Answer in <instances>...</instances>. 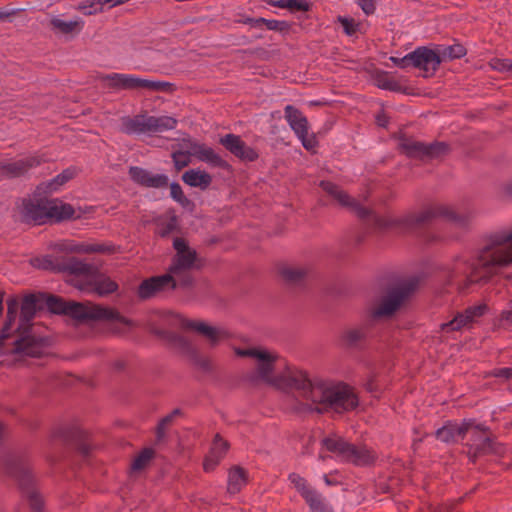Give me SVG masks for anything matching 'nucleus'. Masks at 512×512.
<instances>
[{"label":"nucleus","mask_w":512,"mask_h":512,"mask_svg":"<svg viewBox=\"0 0 512 512\" xmlns=\"http://www.w3.org/2000/svg\"><path fill=\"white\" fill-rule=\"evenodd\" d=\"M239 357L252 359V370L246 379L252 386H269L280 391H297L298 411L343 413L357 407L354 391L343 383L322 378H311L309 374L289 364L274 350L257 346L247 349L233 348Z\"/></svg>","instance_id":"nucleus-1"},{"label":"nucleus","mask_w":512,"mask_h":512,"mask_svg":"<svg viewBox=\"0 0 512 512\" xmlns=\"http://www.w3.org/2000/svg\"><path fill=\"white\" fill-rule=\"evenodd\" d=\"M454 261L448 268L453 276L466 274L470 283L488 281L501 269L512 266V229L487 235L471 261L460 256Z\"/></svg>","instance_id":"nucleus-2"},{"label":"nucleus","mask_w":512,"mask_h":512,"mask_svg":"<svg viewBox=\"0 0 512 512\" xmlns=\"http://www.w3.org/2000/svg\"><path fill=\"white\" fill-rule=\"evenodd\" d=\"M417 287L418 280L416 278L405 279L388 287L371 300L368 305V315L372 319L391 317Z\"/></svg>","instance_id":"nucleus-3"},{"label":"nucleus","mask_w":512,"mask_h":512,"mask_svg":"<svg viewBox=\"0 0 512 512\" xmlns=\"http://www.w3.org/2000/svg\"><path fill=\"white\" fill-rule=\"evenodd\" d=\"M322 445L326 450L336 454L341 459L356 465H369L376 459V454L373 450L365 446L355 447L335 434L323 438Z\"/></svg>","instance_id":"nucleus-4"},{"label":"nucleus","mask_w":512,"mask_h":512,"mask_svg":"<svg viewBox=\"0 0 512 512\" xmlns=\"http://www.w3.org/2000/svg\"><path fill=\"white\" fill-rule=\"evenodd\" d=\"M102 83L111 89L132 90L147 89L149 91H172V84L163 81H151L130 74L112 73L101 77Z\"/></svg>","instance_id":"nucleus-5"},{"label":"nucleus","mask_w":512,"mask_h":512,"mask_svg":"<svg viewBox=\"0 0 512 512\" xmlns=\"http://www.w3.org/2000/svg\"><path fill=\"white\" fill-rule=\"evenodd\" d=\"M173 246L176 250V255L168 274L177 280L178 285H187L191 281L187 272L195 265L197 259L196 251L190 248L182 238H175Z\"/></svg>","instance_id":"nucleus-6"},{"label":"nucleus","mask_w":512,"mask_h":512,"mask_svg":"<svg viewBox=\"0 0 512 512\" xmlns=\"http://www.w3.org/2000/svg\"><path fill=\"white\" fill-rule=\"evenodd\" d=\"M75 273L83 275L87 279L86 284H79L77 287L80 290L87 292H96L100 296L108 295L118 289L116 282L109 277L97 275L96 270L89 264L83 262H76L72 266Z\"/></svg>","instance_id":"nucleus-7"},{"label":"nucleus","mask_w":512,"mask_h":512,"mask_svg":"<svg viewBox=\"0 0 512 512\" xmlns=\"http://www.w3.org/2000/svg\"><path fill=\"white\" fill-rule=\"evenodd\" d=\"M436 217H442L460 225L465 224L467 221V217L457 213L453 207L439 204L429 207L418 214L406 216L403 219V224L408 227H414Z\"/></svg>","instance_id":"nucleus-8"},{"label":"nucleus","mask_w":512,"mask_h":512,"mask_svg":"<svg viewBox=\"0 0 512 512\" xmlns=\"http://www.w3.org/2000/svg\"><path fill=\"white\" fill-rule=\"evenodd\" d=\"M285 119L290 128L294 131L305 149L313 151L317 146V139L314 134L309 133V123L300 110L292 105L284 109Z\"/></svg>","instance_id":"nucleus-9"},{"label":"nucleus","mask_w":512,"mask_h":512,"mask_svg":"<svg viewBox=\"0 0 512 512\" xmlns=\"http://www.w3.org/2000/svg\"><path fill=\"white\" fill-rule=\"evenodd\" d=\"M48 201V198L24 199L18 207L21 219L27 223H47Z\"/></svg>","instance_id":"nucleus-10"},{"label":"nucleus","mask_w":512,"mask_h":512,"mask_svg":"<svg viewBox=\"0 0 512 512\" xmlns=\"http://www.w3.org/2000/svg\"><path fill=\"white\" fill-rule=\"evenodd\" d=\"M400 149L410 157L428 156L430 158H439L448 153L449 148L445 143L424 144L422 142L403 139L399 143Z\"/></svg>","instance_id":"nucleus-11"},{"label":"nucleus","mask_w":512,"mask_h":512,"mask_svg":"<svg viewBox=\"0 0 512 512\" xmlns=\"http://www.w3.org/2000/svg\"><path fill=\"white\" fill-rule=\"evenodd\" d=\"M289 481L298 493L305 499L313 512H325V503L321 495L313 489L308 481L297 473L289 475Z\"/></svg>","instance_id":"nucleus-12"},{"label":"nucleus","mask_w":512,"mask_h":512,"mask_svg":"<svg viewBox=\"0 0 512 512\" xmlns=\"http://www.w3.org/2000/svg\"><path fill=\"white\" fill-rule=\"evenodd\" d=\"M411 66L423 71L424 77L432 76L441 63V57L435 51L421 47L411 52Z\"/></svg>","instance_id":"nucleus-13"},{"label":"nucleus","mask_w":512,"mask_h":512,"mask_svg":"<svg viewBox=\"0 0 512 512\" xmlns=\"http://www.w3.org/2000/svg\"><path fill=\"white\" fill-rule=\"evenodd\" d=\"M48 205L47 222L79 219L86 213V210L80 207L74 208L71 204L65 203L58 198L49 199Z\"/></svg>","instance_id":"nucleus-14"},{"label":"nucleus","mask_w":512,"mask_h":512,"mask_svg":"<svg viewBox=\"0 0 512 512\" xmlns=\"http://www.w3.org/2000/svg\"><path fill=\"white\" fill-rule=\"evenodd\" d=\"M85 22L81 17L64 19L60 15L52 16L49 20L50 30L57 36L74 38L84 29Z\"/></svg>","instance_id":"nucleus-15"},{"label":"nucleus","mask_w":512,"mask_h":512,"mask_svg":"<svg viewBox=\"0 0 512 512\" xmlns=\"http://www.w3.org/2000/svg\"><path fill=\"white\" fill-rule=\"evenodd\" d=\"M468 433L472 436L469 453L473 454V457L481 454L498 453L495 444L482 426L473 422V426Z\"/></svg>","instance_id":"nucleus-16"},{"label":"nucleus","mask_w":512,"mask_h":512,"mask_svg":"<svg viewBox=\"0 0 512 512\" xmlns=\"http://www.w3.org/2000/svg\"><path fill=\"white\" fill-rule=\"evenodd\" d=\"M176 286H178L177 280L173 279V276L169 274L156 276L141 283L138 295L142 299H148L158 292L174 289Z\"/></svg>","instance_id":"nucleus-17"},{"label":"nucleus","mask_w":512,"mask_h":512,"mask_svg":"<svg viewBox=\"0 0 512 512\" xmlns=\"http://www.w3.org/2000/svg\"><path fill=\"white\" fill-rule=\"evenodd\" d=\"M486 309L487 306L485 304L470 307L464 313L455 316L450 322L442 324V329L455 331L467 327L477 318L481 317L486 312Z\"/></svg>","instance_id":"nucleus-18"},{"label":"nucleus","mask_w":512,"mask_h":512,"mask_svg":"<svg viewBox=\"0 0 512 512\" xmlns=\"http://www.w3.org/2000/svg\"><path fill=\"white\" fill-rule=\"evenodd\" d=\"M102 320L110 321L112 331L121 335L129 334L139 326L133 319L124 317L116 309L110 307H106Z\"/></svg>","instance_id":"nucleus-19"},{"label":"nucleus","mask_w":512,"mask_h":512,"mask_svg":"<svg viewBox=\"0 0 512 512\" xmlns=\"http://www.w3.org/2000/svg\"><path fill=\"white\" fill-rule=\"evenodd\" d=\"M131 179L142 186L151 188H161L168 184L167 176L163 174H153L139 167H131L129 169Z\"/></svg>","instance_id":"nucleus-20"},{"label":"nucleus","mask_w":512,"mask_h":512,"mask_svg":"<svg viewBox=\"0 0 512 512\" xmlns=\"http://www.w3.org/2000/svg\"><path fill=\"white\" fill-rule=\"evenodd\" d=\"M106 307L92 303L69 302L68 313L79 319L102 320Z\"/></svg>","instance_id":"nucleus-21"},{"label":"nucleus","mask_w":512,"mask_h":512,"mask_svg":"<svg viewBox=\"0 0 512 512\" xmlns=\"http://www.w3.org/2000/svg\"><path fill=\"white\" fill-rule=\"evenodd\" d=\"M473 421L467 420L462 423H449L436 431V438L445 443L456 442L463 438L472 428Z\"/></svg>","instance_id":"nucleus-22"},{"label":"nucleus","mask_w":512,"mask_h":512,"mask_svg":"<svg viewBox=\"0 0 512 512\" xmlns=\"http://www.w3.org/2000/svg\"><path fill=\"white\" fill-rule=\"evenodd\" d=\"M44 350L45 343L43 340L31 335H25L15 342V347L12 350V353L21 356L38 357L42 355Z\"/></svg>","instance_id":"nucleus-23"},{"label":"nucleus","mask_w":512,"mask_h":512,"mask_svg":"<svg viewBox=\"0 0 512 512\" xmlns=\"http://www.w3.org/2000/svg\"><path fill=\"white\" fill-rule=\"evenodd\" d=\"M189 144V153L197 160L207 163L211 166L221 165V157L214 150L204 144H200L192 139H187Z\"/></svg>","instance_id":"nucleus-24"},{"label":"nucleus","mask_w":512,"mask_h":512,"mask_svg":"<svg viewBox=\"0 0 512 512\" xmlns=\"http://www.w3.org/2000/svg\"><path fill=\"white\" fill-rule=\"evenodd\" d=\"M226 149L230 150L235 156L242 160L253 161L257 158V153L237 136L226 135Z\"/></svg>","instance_id":"nucleus-25"},{"label":"nucleus","mask_w":512,"mask_h":512,"mask_svg":"<svg viewBox=\"0 0 512 512\" xmlns=\"http://www.w3.org/2000/svg\"><path fill=\"white\" fill-rule=\"evenodd\" d=\"M41 162L42 159L38 156H28L6 164L4 172L11 177H17L38 166Z\"/></svg>","instance_id":"nucleus-26"},{"label":"nucleus","mask_w":512,"mask_h":512,"mask_svg":"<svg viewBox=\"0 0 512 512\" xmlns=\"http://www.w3.org/2000/svg\"><path fill=\"white\" fill-rule=\"evenodd\" d=\"M121 129L128 134L149 133L148 115L141 114L134 117H124L121 120Z\"/></svg>","instance_id":"nucleus-27"},{"label":"nucleus","mask_w":512,"mask_h":512,"mask_svg":"<svg viewBox=\"0 0 512 512\" xmlns=\"http://www.w3.org/2000/svg\"><path fill=\"white\" fill-rule=\"evenodd\" d=\"M75 173L71 169L64 170L52 180L42 183L37 187V194H50L58 191L63 185L74 177Z\"/></svg>","instance_id":"nucleus-28"},{"label":"nucleus","mask_w":512,"mask_h":512,"mask_svg":"<svg viewBox=\"0 0 512 512\" xmlns=\"http://www.w3.org/2000/svg\"><path fill=\"white\" fill-rule=\"evenodd\" d=\"M247 484V472L240 466H233L228 471L226 492L238 493Z\"/></svg>","instance_id":"nucleus-29"},{"label":"nucleus","mask_w":512,"mask_h":512,"mask_svg":"<svg viewBox=\"0 0 512 512\" xmlns=\"http://www.w3.org/2000/svg\"><path fill=\"white\" fill-rule=\"evenodd\" d=\"M182 181L191 187H197L204 190L210 186L212 177L205 171L190 169L183 173Z\"/></svg>","instance_id":"nucleus-30"},{"label":"nucleus","mask_w":512,"mask_h":512,"mask_svg":"<svg viewBox=\"0 0 512 512\" xmlns=\"http://www.w3.org/2000/svg\"><path fill=\"white\" fill-rule=\"evenodd\" d=\"M320 186L324 191H326L335 200H337L339 204H341L342 206L351 209H357V202L335 184L328 181H322L320 183Z\"/></svg>","instance_id":"nucleus-31"},{"label":"nucleus","mask_w":512,"mask_h":512,"mask_svg":"<svg viewBox=\"0 0 512 512\" xmlns=\"http://www.w3.org/2000/svg\"><path fill=\"white\" fill-rule=\"evenodd\" d=\"M182 324L185 328L196 331L209 339L211 342H215L219 338V331L213 326L200 320L184 319Z\"/></svg>","instance_id":"nucleus-32"},{"label":"nucleus","mask_w":512,"mask_h":512,"mask_svg":"<svg viewBox=\"0 0 512 512\" xmlns=\"http://www.w3.org/2000/svg\"><path fill=\"white\" fill-rule=\"evenodd\" d=\"M177 120L171 116H150L148 115V130L149 133H159L167 130H172L176 127Z\"/></svg>","instance_id":"nucleus-33"},{"label":"nucleus","mask_w":512,"mask_h":512,"mask_svg":"<svg viewBox=\"0 0 512 512\" xmlns=\"http://www.w3.org/2000/svg\"><path fill=\"white\" fill-rule=\"evenodd\" d=\"M309 273V268L303 265H284L280 268L281 277L289 283L302 281Z\"/></svg>","instance_id":"nucleus-34"},{"label":"nucleus","mask_w":512,"mask_h":512,"mask_svg":"<svg viewBox=\"0 0 512 512\" xmlns=\"http://www.w3.org/2000/svg\"><path fill=\"white\" fill-rule=\"evenodd\" d=\"M17 312V302L15 300H11L7 303V319L5 325L0 334V353L4 354V341L10 337V330L15 321Z\"/></svg>","instance_id":"nucleus-35"},{"label":"nucleus","mask_w":512,"mask_h":512,"mask_svg":"<svg viewBox=\"0 0 512 512\" xmlns=\"http://www.w3.org/2000/svg\"><path fill=\"white\" fill-rule=\"evenodd\" d=\"M37 310V299L34 295L26 296L21 304V325L25 329L27 323L34 317Z\"/></svg>","instance_id":"nucleus-36"},{"label":"nucleus","mask_w":512,"mask_h":512,"mask_svg":"<svg viewBox=\"0 0 512 512\" xmlns=\"http://www.w3.org/2000/svg\"><path fill=\"white\" fill-rule=\"evenodd\" d=\"M192 154L189 153V144L187 139H183L180 144V149L174 151L172 154L173 162L176 169L179 171L191 163Z\"/></svg>","instance_id":"nucleus-37"},{"label":"nucleus","mask_w":512,"mask_h":512,"mask_svg":"<svg viewBox=\"0 0 512 512\" xmlns=\"http://www.w3.org/2000/svg\"><path fill=\"white\" fill-rule=\"evenodd\" d=\"M75 9L85 16L97 15L105 11L103 0H84Z\"/></svg>","instance_id":"nucleus-38"},{"label":"nucleus","mask_w":512,"mask_h":512,"mask_svg":"<svg viewBox=\"0 0 512 512\" xmlns=\"http://www.w3.org/2000/svg\"><path fill=\"white\" fill-rule=\"evenodd\" d=\"M268 3L271 6L291 11H308L310 7L309 3L305 0H270Z\"/></svg>","instance_id":"nucleus-39"},{"label":"nucleus","mask_w":512,"mask_h":512,"mask_svg":"<svg viewBox=\"0 0 512 512\" xmlns=\"http://www.w3.org/2000/svg\"><path fill=\"white\" fill-rule=\"evenodd\" d=\"M365 337V330L360 327L349 328L341 334L342 341L347 345H354Z\"/></svg>","instance_id":"nucleus-40"},{"label":"nucleus","mask_w":512,"mask_h":512,"mask_svg":"<svg viewBox=\"0 0 512 512\" xmlns=\"http://www.w3.org/2000/svg\"><path fill=\"white\" fill-rule=\"evenodd\" d=\"M154 456V451L150 448H146L141 451L134 459L132 463V469L134 471H139L144 469L149 462L152 460Z\"/></svg>","instance_id":"nucleus-41"},{"label":"nucleus","mask_w":512,"mask_h":512,"mask_svg":"<svg viewBox=\"0 0 512 512\" xmlns=\"http://www.w3.org/2000/svg\"><path fill=\"white\" fill-rule=\"evenodd\" d=\"M466 54V49L460 45V44H454V45H451V46H447L445 48H443L440 57H441V60H445V59H457V58H461L462 56H464Z\"/></svg>","instance_id":"nucleus-42"},{"label":"nucleus","mask_w":512,"mask_h":512,"mask_svg":"<svg viewBox=\"0 0 512 512\" xmlns=\"http://www.w3.org/2000/svg\"><path fill=\"white\" fill-rule=\"evenodd\" d=\"M72 250L78 253H109L112 251L110 247L103 244H80Z\"/></svg>","instance_id":"nucleus-43"},{"label":"nucleus","mask_w":512,"mask_h":512,"mask_svg":"<svg viewBox=\"0 0 512 512\" xmlns=\"http://www.w3.org/2000/svg\"><path fill=\"white\" fill-rule=\"evenodd\" d=\"M170 195L182 207L189 208L192 206L191 201L184 195V192L178 183H172L170 185Z\"/></svg>","instance_id":"nucleus-44"},{"label":"nucleus","mask_w":512,"mask_h":512,"mask_svg":"<svg viewBox=\"0 0 512 512\" xmlns=\"http://www.w3.org/2000/svg\"><path fill=\"white\" fill-rule=\"evenodd\" d=\"M47 306L54 313L67 314L69 302H65L61 298L51 296L47 299Z\"/></svg>","instance_id":"nucleus-45"},{"label":"nucleus","mask_w":512,"mask_h":512,"mask_svg":"<svg viewBox=\"0 0 512 512\" xmlns=\"http://www.w3.org/2000/svg\"><path fill=\"white\" fill-rule=\"evenodd\" d=\"M177 226V219L174 215L169 216L167 219H162L158 223V233L161 236H165L170 232L174 231Z\"/></svg>","instance_id":"nucleus-46"},{"label":"nucleus","mask_w":512,"mask_h":512,"mask_svg":"<svg viewBox=\"0 0 512 512\" xmlns=\"http://www.w3.org/2000/svg\"><path fill=\"white\" fill-rule=\"evenodd\" d=\"M499 326L505 329L512 328V301L509 304V307L502 311L499 317Z\"/></svg>","instance_id":"nucleus-47"},{"label":"nucleus","mask_w":512,"mask_h":512,"mask_svg":"<svg viewBox=\"0 0 512 512\" xmlns=\"http://www.w3.org/2000/svg\"><path fill=\"white\" fill-rule=\"evenodd\" d=\"M265 26L268 30L279 31V32H287L290 28V25L286 21L267 20V19H265Z\"/></svg>","instance_id":"nucleus-48"},{"label":"nucleus","mask_w":512,"mask_h":512,"mask_svg":"<svg viewBox=\"0 0 512 512\" xmlns=\"http://www.w3.org/2000/svg\"><path fill=\"white\" fill-rule=\"evenodd\" d=\"M339 21H340L342 27L344 28V31L348 35H352L356 32L358 24H356L353 19L340 18Z\"/></svg>","instance_id":"nucleus-49"},{"label":"nucleus","mask_w":512,"mask_h":512,"mask_svg":"<svg viewBox=\"0 0 512 512\" xmlns=\"http://www.w3.org/2000/svg\"><path fill=\"white\" fill-rule=\"evenodd\" d=\"M490 65L493 69L498 71H506L512 68V61L510 60H501L494 59L490 62Z\"/></svg>","instance_id":"nucleus-50"},{"label":"nucleus","mask_w":512,"mask_h":512,"mask_svg":"<svg viewBox=\"0 0 512 512\" xmlns=\"http://www.w3.org/2000/svg\"><path fill=\"white\" fill-rule=\"evenodd\" d=\"M390 60L398 67L407 68L411 66V53L407 54L402 58L391 57Z\"/></svg>","instance_id":"nucleus-51"},{"label":"nucleus","mask_w":512,"mask_h":512,"mask_svg":"<svg viewBox=\"0 0 512 512\" xmlns=\"http://www.w3.org/2000/svg\"><path fill=\"white\" fill-rule=\"evenodd\" d=\"M358 4L367 15L373 14L375 11L374 0H358Z\"/></svg>","instance_id":"nucleus-52"},{"label":"nucleus","mask_w":512,"mask_h":512,"mask_svg":"<svg viewBox=\"0 0 512 512\" xmlns=\"http://www.w3.org/2000/svg\"><path fill=\"white\" fill-rule=\"evenodd\" d=\"M495 377H502L505 379H512V368H499L492 372Z\"/></svg>","instance_id":"nucleus-53"},{"label":"nucleus","mask_w":512,"mask_h":512,"mask_svg":"<svg viewBox=\"0 0 512 512\" xmlns=\"http://www.w3.org/2000/svg\"><path fill=\"white\" fill-rule=\"evenodd\" d=\"M218 461H219L218 459L217 460L214 459L213 454H210L204 460V463H203L204 469L206 471L213 470L214 467L216 466V464L218 463Z\"/></svg>","instance_id":"nucleus-54"},{"label":"nucleus","mask_w":512,"mask_h":512,"mask_svg":"<svg viewBox=\"0 0 512 512\" xmlns=\"http://www.w3.org/2000/svg\"><path fill=\"white\" fill-rule=\"evenodd\" d=\"M502 193L505 196L512 198V179L502 186Z\"/></svg>","instance_id":"nucleus-55"},{"label":"nucleus","mask_w":512,"mask_h":512,"mask_svg":"<svg viewBox=\"0 0 512 512\" xmlns=\"http://www.w3.org/2000/svg\"><path fill=\"white\" fill-rule=\"evenodd\" d=\"M30 502H31V505L35 508H39L41 503H42V500L40 498V496L36 493H32L30 495Z\"/></svg>","instance_id":"nucleus-56"},{"label":"nucleus","mask_w":512,"mask_h":512,"mask_svg":"<svg viewBox=\"0 0 512 512\" xmlns=\"http://www.w3.org/2000/svg\"><path fill=\"white\" fill-rule=\"evenodd\" d=\"M377 124L381 127H385L388 123V117L382 113L376 117Z\"/></svg>","instance_id":"nucleus-57"},{"label":"nucleus","mask_w":512,"mask_h":512,"mask_svg":"<svg viewBox=\"0 0 512 512\" xmlns=\"http://www.w3.org/2000/svg\"><path fill=\"white\" fill-rule=\"evenodd\" d=\"M263 25H265L264 18H255V20H253V28H261Z\"/></svg>","instance_id":"nucleus-58"},{"label":"nucleus","mask_w":512,"mask_h":512,"mask_svg":"<svg viewBox=\"0 0 512 512\" xmlns=\"http://www.w3.org/2000/svg\"><path fill=\"white\" fill-rule=\"evenodd\" d=\"M253 20H255V18H247L244 21V23L249 24V25H251V27H253Z\"/></svg>","instance_id":"nucleus-59"},{"label":"nucleus","mask_w":512,"mask_h":512,"mask_svg":"<svg viewBox=\"0 0 512 512\" xmlns=\"http://www.w3.org/2000/svg\"><path fill=\"white\" fill-rule=\"evenodd\" d=\"M170 420H171V417H167V418H165V419L162 421V424L164 425V424H166V423L170 422Z\"/></svg>","instance_id":"nucleus-60"},{"label":"nucleus","mask_w":512,"mask_h":512,"mask_svg":"<svg viewBox=\"0 0 512 512\" xmlns=\"http://www.w3.org/2000/svg\"><path fill=\"white\" fill-rule=\"evenodd\" d=\"M0 16H2V13H0Z\"/></svg>","instance_id":"nucleus-61"}]
</instances>
